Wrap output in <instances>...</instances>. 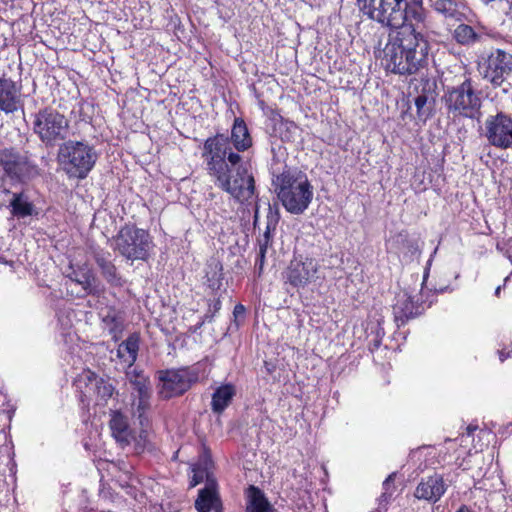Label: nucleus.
<instances>
[{"instance_id":"nucleus-32","label":"nucleus","mask_w":512,"mask_h":512,"mask_svg":"<svg viewBox=\"0 0 512 512\" xmlns=\"http://www.w3.org/2000/svg\"><path fill=\"white\" fill-rule=\"evenodd\" d=\"M103 323L115 341L118 340L123 331V318L116 311H110L103 317Z\"/></svg>"},{"instance_id":"nucleus-46","label":"nucleus","mask_w":512,"mask_h":512,"mask_svg":"<svg viewBox=\"0 0 512 512\" xmlns=\"http://www.w3.org/2000/svg\"><path fill=\"white\" fill-rule=\"evenodd\" d=\"M488 436H490V432H488L486 430H479V432H478L479 438H484V437H488Z\"/></svg>"},{"instance_id":"nucleus-52","label":"nucleus","mask_w":512,"mask_h":512,"mask_svg":"<svg viewBox=\"0 0 512 512\" xmlns=\"http://www.w3.org/2000/svg\"><path fill=\"white\" fill-rule=\"evenodd\" d=\"M474 449H475L476 451H478L479 449L481 450V449H482V446H480V447L478 448L476 445H474Z\"/></svg>"},{"instance_id":"nucleus-22","label":"nucleus","mask_w":512,"mask_h":512,"mask_svg":"<svg viewBox=\"0 0 512 512\" xmlns=\"http://www.w3.org/2000/svg\"><path fill=\"white\" fill-rule=\"evenodd\" d=\"M432 86L433 84L426 81L423 84L421 93L414 99L417 118L421 122H426V120L431 116L434 107L435 94Z\"/></svg>"},{"instance_id":"nucleus-2","label":"nucleus","mask_w":512,"mask_h":512,"mask_svg":"<svg viewBox=\"0 0 512 512\" xmlns=\"http://www.w3.org/2000/svg\"><path fill=\"white\" fill-rule=\"evenodd\" d=\"M428 51L427 40L413 25H408L389 37L382 51V65L392 73L412 75L426 65Z\"/></svg>"},{"instance_id":"nucleus-39","label":"nucleus","mask_w":512,"mask_h":512,"mask_svg":"<svg viewBox=\"0 0 512 512\" xmlns=\"http://www.w3.org/2000/svg\"><path fill=\"white\" fill-rule=\"evenodd\" d=\"M94 260L100 270H102L103 267H106L110 263H112V261L110 260V253L105 252L103 250L95 251Z\"/></svg>"},{"instance_id":"nucleus-10","label":"nucleus","mask_w":512,"mask_h":512,"mask_svg":"<svg viewBox=\"0 0 512 512\" xmlns=\"http://www.w3.org/2000/svg\"><path fill=\"white\" fill-rule=\"evenodd\" d=\"M478 426L470 424L466 427V433L462 434L457 439H447L443 445L439 448L436 447H423L416 452V455L420 459L425 458V467H433L436 464L444 465L449 464L453 460V454H457L455 459L460 457V452L457 446H463L464 443L471 437H474V433L478 431Z\"/></svg>"},{"instance_id":"nucleus-23","label":"nucleus","mask_w":512,"mask_h":512,"mask_svg":"<svg viewBox=\"0 0 512 512\" xmlns=\"http://www.w3.org/2000/svg\"><path fill=\"white\" fill-rule=\"evenodd\" d=\"M217 484L215 479L207 477L205 487L199 491L198 498L195 501V508L199 512H210L218 501Z\"/></svg>"},{"instance_id":"nucleus-43","label":"nucleus","mask_w":512,"mask_h":512,"mask_svg":"<svg viewBox=\"0 0 512 512\" xmlns=\"http://www.w3.org/2000/svg\"><path fill=\"white\" fill-rule=\"evenodd\" d=\"M412 17L417 21L421 22L423 20V13L421 7L419 9H414L412 11Z\"/></svg>"},{"instance_id":"nucleus-17","label":"nucleus","mask_w":512,"mask_h":512,"mask_svg":"<svg viewBox=\"0 0 512 512\" xmlns=\"http://www.w3.org/2000/svg\"><path fill=\"white\" fill-rule=\"evenodd\" d=\"M452 35L458 44L465 47H473L484 42L486 37L494 36L492 30L482 24L471 26L464 23L456 26Z\"/></svg>"},{"instance_id":"nucleus-5","label":"nucleus","mask_w":512,"mask_h":512,"mask_svg":"<svg viewBox=\"0 0 512 512\" xmlns=\"http://www.w3.org/2000/svg\"><path fill=\"white\" fill-rule=\"evenodd\" d=\"M445 107L454 116L479 121L482 117V92L471 78L462 83L448 86L443 96Z\"/></svg>"},{"instance_id":"nucleus-6","label":"nucleus","mask_w":512,"mask_h":512,"mask_svg":"<svg viewBox=\"0 0 512 512\" xmlns=\"http://www.w3.org/2000/svg\"><path fill=\"white\" fill-rule=\"evenodd\" d=\"M359 10L369 19L390 29H402L409 24L407 0H357Z\"/></svg>"},{"instance_id":"nucleus-24","label":"nucleus","mask_w":512,"mask_h":512,"mask_svg":"<svg viewBox=\"0 0 512 512\" xmlns=\"http://www.w3.org/2000/svg\"><path fill=\"white\" fill-rule=\"evenodd\" d=\"M236 395V387L231 383L218 386L212 394L211 409L214 413H222Z\"/></svg>"},{"instance_id":"nucleus-40","label":"nucleus","mask_w":512,"mask_h":512,"mask_svg":"<svg viewBox=\"0 0 512 512\" xmlns=\"http://www.w3.org/2000/svg\"><path fill=\"white\" fill-rule=\"evenodd\" d=\"M204 477L207 478L210 476L204 469H201L199 467H194L193 468V476L190 480V487L197 486L199 483H201L203 481Z\"/></svg>"},{"instance_id":"nucleus-34","label":"nucleus","mask_w":512,"mask_h":512,"mask_svg":"<svg viewBox=\"0 0 512 512\" xmlns=\"http://www.w3.org/2000/svg\"><path fill=\"white\" fill-rule=\"evenodd\" d=\"M206 282L211 289H218L222 282V265L218 261H211L207 266Z\"/></svg>"},{"instance_id":"nucleus-48","label":"nucleus","mask_w":512,"mask_h":512,"mask_svg":"<svg viewBox=\"0 0 512 512\" xmlns=\"http://www.w3.org/2000/svg\"><path fill=\"white\" fill-rule=\"evenodd\" d=\"M456 512H471L466 506H461Z\"/></svg>"},{"instance_id":"nucleus-21","label":"nucleus","mask_w":512,"mask_h":512,"mask_svg":"<svg viewBox=\"0 0 512 512\" xmlns=\"http://www.w3.org/2000/svg\"><path fill=\"white\" fill-rule=\"evenodd\" d=\"M140 345L138 333L130 334L126 340L121 342L116 350V357L123 368H131L137 360Z\"/></svg>"},{"instance_id":"nucleus-31","label":"nucleus","mask_w":512,"mask_h":512,"mask_svg":"<svg viewBox=\"0 0 512 512\" xmlns=\"http://www.w3.org/2000/svg\"><path fill=\"white\" fill-rule=\"evenodd\" d=\"M397 242L402 244L403 258L407 262H411L414 259H418L421 255V248L416 240L407 239L403 235L397 236Z\"/></svg>"},{"instance_id":"nucleus-9","label":"nucleus","mask_w":512,"mask_h":512,"mask_svg":"<svg viewBox=\"0 0 512 512\" xmlns=\"http://www.w3.org/2000/svg\"><path fill=\"white\" fill-rule=\"evenodd\" d=\"M199 377L197 367L161 370L158 372V395L164 400L180 396L197 383Z\"/></svg>"},{"instance_id":"nucleus-14","label":"nucleus","mask_w":512,"mask_h":512,"mask_svg":"<svg viewBox=\"0 0 512 512\" xmlns=\"http://www.w3.org/2000/svg\"><path fill=\"white\" fill-rule=\"evenodd\" d=\"M483 135L488 143L499 149L512 148V117L504 112L489 115L484 122Z\"/></svg>"},{"instance_id":"nucleus-27","label":"nucleus","mask_w":512,"mask_h":512,"mask_svg":"<svg viewBox=\"0 0 512 512\" xmlns=\"http://www.w3.org/2000/svg\"><path fill=\"white\" fill-rule=\"evenodd\" d=\"M9 207L12 215L18 218H25L34 213V205L24 193H13Z\"/></svg>"},{"instance_id":"nucleus-8","label":"nucleus","mask_w":512,"mask_h":512,"mask_svg":"<svg viewBox=\"0 0 512 512\" xmlns=\"http://www.w3.org/2000/svg\"><path fill=\"white\" fill-rule=\"evenodd\" d=\"M115 250L130 260H146L152 247L149 233L133 225L122 227L114 238Z\"/></svg>"},{"instance_id":"nucleus-36","label":"nucleus","mask_w":512,"mask_h":512,"mask_svg":"<svg viewBox=\"0 0 512 512\" xmlns=\"http://www.w3.org/2000/svg\"><path fill=\"white\" fill-rule=\"evenodd\" d=\"M393 475H389L383 482V492L377 499L378 510L386 511L388 504L391 502L394 494L395 487L393 485Z\"/></svg>"},{"instance_id":"nucleus-20","label":"nucleus","mask_w":512,"mask_h":512,"mask_svg":"<svg viewBox=\"0 0 512 512\" xmlns=\"http://www.w3.org/2000/svg\"><path fill=\"white\" fill-rule=\"evenodd\" d=\"M113 438L121 447H126L135 440L128 418L119 411H113L109 421Z\"/></svg>"},{"instance_id":"nucleus-18","label":"nucleus","mask_w":512,"mask_h":512,"mask_svg":"<svg viewBox=\"0 0 512 512\" xmlns=\"http://www.w3.org/2000/svg\"><path fill=\"white\" fill-rule=\"evenodd\" d=\"M21 101V87L5 75L0 77V110L5 113L17 111Z\"/></svg>"},{"instance_id":"nucleus-33","label":"nucleus","mask_w":512,"mask_h":512,"mask_svg":"<svg viewBox=\"0 0 512 512\" xmlns=\"http://www.w3.org/2000/svg\"><path fill=\"white\" fill-rule=\"evenodd\" d=\"M150 397L151 392L145 394H133V401L131 405L132 411L134 416L140 420L141 424H143L145 413L150 407Z\"/></svg>"},{"instance_id":"nucleus-7","label":"nucleus","mask_w":512,"mask_h":512,"mask_svg":"<svg viewBox=\"0 0 512 512\" xmlns=\"http://www.w3.org/2000/svg\"><path fill=\"white\" fill-rule=\"evenodd\" d=\"M33 131L47 147H54L66 140L70 123L59 111L46 107L33 115Z\"/></svg>"},{"instance_id":"nucleus-1","label":"nucleus","mask_w":512,"mask_h":512,"mask_svg":"<svg viewBox=\"0 0 512 512\" xmlns=\"http://www.w3.org/2000/svg\"><path fill=\"white\" fill-rule=\"evenodd\" d=\"M202 157L216 187L240 202L254 196L253 175L249 172L247 165L241 161L240 155L232 151L228 137L217 134L206 139Z\"/></svg>"},{"instance_id":"nucleus-45","label":"nucleus","mask_w":512,"mask_h":512,"mask_svg":"<svg viewBox=\"0 0 512 512\" xmlns=\"http://www.w3.org/2000/svg\"><path fill=\"white\" fill-rule=\"evenodd\" d=\"M244 313H245V307L242 304H238L235 306V308H234L235 316L242 315Z\"/></svg>"},{"instance_id":"nucleus-11","label":"nucleus","mask_w":512,"mask_h":512,"mask_svg":"<svg viewBox=\"0 0 512 512\" xmlns=\"http://www.w3.org/2000/svg\"><path fill=\"white\" fill-rule=\"evenodd\" d=\"M319 269L320 265L316 259L296 256L283 272V279L294 288H304L321 279Z\"/></svg>"},{"instance_id":"nucleus-4","label":"nucleus","mask_w":512,"mask_h":512,"mask_svg":"<svg viewBox=\"0 0 512 512\" xmlns=\"http://www.w3.org/2000/svg\"><path fill=\"white\" fill-rule=\"evenodd\" d=\"M98 154L85 141L67 140L58 149L57 162L69 178L85 179L94 168Z\"/></svg>"},{"instance_id":"nucleus-28","label":"nucleus","mask_w":512,"mask_h":512,"mask_svg":"<svg viewBox=\"0 0 512 512\" xmlns=\"http://www.w3.org/2000/svg\"><path fill=\"white\" fill-rule=\"evenodd\" d=\"M98 376L91 370H84L74 381L76 389L81 393V401L92 399L93 383H96Z\"/></svg>"},{"instance_id":"nucleus-38","label":"nucleus","mask_w":512,"mask_h":512,"mask_svg":"<svg viewBox=\"0 0 512 512\" xmlns=\"http://www.w3.org/2000/svg\"><path fill=\"white\" fill-rule=\"evenodd\" d=\"M434 8L445 17H454L457 13V4L453 0H437Z\"/></svg>"},{"instance_id":"nucleus-29","label":"nucleus","mask_w":512,"mask_h":512,"mask_svg":"<svg viewBox=\"0 0 512 512\" xmlns=\"http://www.w3.org/2000/svg\"><path fill=\"white\" fill-rule=\"evenodd\" d=\"M366 333L369 341V350L373 352L380 347L385 335L384 329L381 326V320L369 321L366 326Z\"/></svg>"},{"instance_id":"nucleus-30","label":"nucleus","mask_w":512,"mask_h":512,"mask_svg":"<svg viewBox=\"0 0 512 512\" xmlns=\"http://www.w3.org/2000/svg\"><path fill=\"white\" fill-rule=\"evenodd\" d=\"M129 383L132 385L133 394H145L151 392L149 378L136 369L126 373Z\"/></svg>"},{"instance_id":"nucleus-42","label":"nucleus","mask_w":512,"mask_h":512,"mask_svg":"<svg viewBox=\"0 0 512 512\" xmlns=\"http://www.w3.org/2000/svg\"><path fill=\"white\" fill-rule=\"evenodd\" d=\"M437 250H438L437 248L434 249L433 253L431 254L430 258L428 259V261L426 263V267H425L424 274H423V283L425 282V280L427 279V277L429 275V271H430V267L432 265L433 257L436 255Z\"/></svg>"},{"instance_id":"nucleus-35","label":"nucleus","mask_w":512,"mask_h":512,"mask_svg":"<svg viewBox=\"0 0 512 512\" xmlns=\"http://www.w3.org/2000/svg\"><path fill=\"white\" fill-rule=\"evenodd\" d=\"M93 385L92 399L95 398L97 402H106L112 396L114 388L108 381L98 378Z\"/></svg>"},{"instance_id":"nucleus-26","label":"nucleus","mask_w":512,"mask_h":512,"mask_svg":"<svg viewBox=\"0 0 512 512\" xmlns=\"http://www.w3.org/2000/svg\"><path fill=\"white\" fill-rule=\"evenodd\" d=\"M231 142L234 148L241 152L247 150L252 145V139L248 128L241 118H236L231 130Z\"/></svg>"},{"instance_id":"nucleus-16","label":"nucleus","mask_w":512,"mask_h":512,"mask_svg":"<svg viewBox=\"0 0 512 512\" xmlns=\"http://www.w3.org/2000/svg\"><path fill=\"white\" fill-rule=\"evenodd\" d=\"M446 490L447 484L443 477L435 473L421 479L415 488L414 496L418 500H424L434 504L441 499Z\"/></svg>"},{"instance_id":"nucleus-51","label":"nucleus","mask_w":512,"mask_h":512,"mask_svg":"<svg viewBox=\"0 0 512 512\" xmlns=\"http://www.w3.org/2000/svg\"><path fill=\"white\" fill-rule=\"evenodd\" d=\"M500 291H501V286H498L495 290V295L496 296H499L500 295Z\"/></svg>"},{"instance_id":"nucleus-37","label":"nucleus","mask_w":512,"mask_h":512,"mask_svg":"<svg viewBox=\"0 0 512 512\" xmlns=\"http://www.w3.org/2000/svg\"><path fill=\"white\" fill-rule=\"evenodd\" d=\"M101 274L111 286L122 287L124 285V280L117 272V269L113 263L103 267Z\"/></svg>"},{"instance_id":"nucleus-47","label":"nucleus","mask_w":512,"mask_h":512,"mask_svg":"<svg viewBox=\"0 0 512 512\" xmlns=\"http://www.w3.org/2000/svg\"><path fill=\"white\" fill-rule=\"evenodd\" d=\"M265 368L268 373H272L274 367L271 364H269L268 362H265Z\"/></svg>"},{"instance_id":"nucleus-44","label":"nucleus","mask_w":512,"mask_h":512,"mask_svg":"<svg viewBox=\"0 0 512 512\" xmlns=\"http://www.w3.org/2000/svg\"><path fill=\"white\" fill-rule=\"evenodd\" d=\"M264 260H265V257H262V254H260V253H259V254H258V257H257V259H256V263H255V264H256V266H258V267H259V272H261V271H262V269H263V266H264Z\"/></svg>"},{"instance_id":"nucleus-3","label":"nucleus","mask_w":512,"mask_h":512,"mask_svg":"<svg viewBox=\"0 0 512 512\" xmlns=\"http://www.w3.org/2000/svg\"><path fill=\"white\" fill-rule=\"evenodd\" d=\"M277 196L291 214H303L312 202L314 190L307 175L298 169H285L273 179Z\"/></svg>"},{"instance_id":"nucleus-13","label":"nucleus","mask_w":512,"mask_h":512,"mask_svg":"<svg viewBox=\"0 0 512 512\" xmlns=\"http://www.w3.org/2000/svg\"><path fill=\"white\" fill-rule=\"evenodd\" d=\"M0 167L12 180L25 182L39 175L36 164L14 149L0 150Z\"/></svg>"},{"instance_id":"nucleus-50","label":"nucleus","mask_w":512,"mask_h":512,"mask_svg":"<svg viewBox=\"0 0 512 512\" xmlns=\"http://www.w3.org/2000/svg\"><path fill=\"white\" fill-rule=\"evenodd\" d=\"M505 431L507 433H512V423H509L506 427H505Z\"/></svg>"},{"instance_id":"nucleus-49","label":"nucleus","mask_w":512,"mask_h":512,"mask_svg":"<svg viewBox=\"0 0 512 512\" xmlns=\"http://www.w3.org/2000/svg\"><path fill=\"white\" fill-rule=\"evenodd\" d=\"M507 15L512 18V0L509 1V9L507 11Z\"/></svg>"},{"instance_id":"nucleus-12","label":"nucleus","mask_w":512,"mask_h":512,"mask_svg":"<svg viewBox=\"0 0 512 512\" xmlns=\"http://www.w3.org/2000/svg\"><path fill=\"white\" fill-rule=\"evenodd\" d=\"M485 80L494 87L501 86L512 74V54L503 49H494L479 63Z\"/></svg>"},{"instance_id":"nucleus-41","label":"nucleus","mask_w":512,"mask_h":512,"mask_svg":"<svg viewBox=\"0 0 512 512\" xmlns=\"http://www.w3.org/2000/svg\"><path fill=\"white\" fill-rule=\"evenodd\" d=\"M271 245V236L269 228L264 232L263 236L259 239V252L262 257H265L268 247Z\"/></svg>"},{"instance_id":"nucleus-25","label":"nucleus","mask_w":512,"mask_h":512,"mask_svg":"<svg viewBox=\"0 0 512 512\" xmlns=\"http://www.w3.org/2000/svg\"><path fill=\"white\" fill-rule=\"evenodd\" d=\"M245 512H276L264 493L251 485L247 490Z\"/></svg>"},{"instance_id":"nucleus-15","label":"nucleus","mask_w":512,"mask_h":512,"mask_svg":"<svg viewBox=\"0 0 512 512\" xmlns=\"http://www.w3.org/2000/svg\"><path fill=\"white\" fill-rule=\"evenodd\" d=\"M431 303L432 301L423 299V292L417 300H414V297L406 291L398 293L393 304L394 320L397 326H401L409 319L421 314L425 308L424 306L429 307Z\"/></svg>"},{"instance_id":"nucleus-19","label":"nucleus","mask_w":512,"mask_h":512,"mask_svg":"<svg viewBox=\"0 0 512 512\" xmlns=\"http://www.w3.org/2000/svg\"><path fill=\"white\" fill-rule=\"evenodd\" d=\"M70 269L71 272L68 274L69 279L80 285L86 294L95 295L100 292L95 273L88 264L71 265Z\"/></svg>"}]
</instances>
